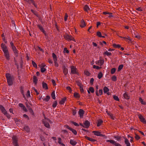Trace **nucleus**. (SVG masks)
Wrapping results in <instances>:
<instances>
[{
	"instance_id": "f257e3e1",
	"label": "nucleus",
	"mask_w": 146,
	"mask_h": 146,
	"mask_svg": "<svg viewBox=\"0 0 146 146\" xmlns=\"http://www.w3.org/2000/svg\"><path fill=\"white\" fill-rule=\"evenodd\" d=\"M1 46L6 59L7 60H9L10 56L7 47L5 44L3 43H2L1 44Z\"/></svg>"
},
{
	"instance_id": "f03ea898",
	"label": "nucleus",
	"mask_w": 146,
	"mask_h": 146,
	"mask_svg": "<svg viewBox=\"0 0 146 146\" xmlns=\"http://www.w3.org/2000/svg\"><path fill=\"white\" fill-rule=\"evenodd\" d=\"M7 82L9 86L12 85L13 84V82L14 80V76L9 73H7L5 74Z\"/></svg>"
},
{
	"instance_id": "7ed1b4c3",
	"label": "nucleus",
	"mask_w": 146,
	"mask_h": 146,
	"mask_svg": "<svg viewBox=\"0 0 146 146\" xmlns=\"http://www.w3.org/2000/svg\"><path fill=\"white\" fill-rule=\"evenodd\" d=\"M13 140V144L14 146H19L18 143V139L16 137L14 136L12 137Z\"/></svg>"
},
{
	"instance_id": "20e7f679",
	"label": "nucleus",
	"mask_w": 146,
	"mask_h": 146,
	"mask_svg": "<svg viewBox=\"0 0 146 146\" xmlns=\"http://www.w3.org/2000/svg\"><path fill=\"white\" fill-rule=\"evenodd\" d=\"M50 122V120L49 119H47L45 121H43L42 122L45 127L47 128H50V126L49 123V122Z\"/></svg>"
},
{
	"instance_id": "39448f33",
	"label": "nucleus",
	"mask_w": 146,
	"mask_h": 146,
	"mask_svg": "<svg viewBox=\"0 0 146 146\" xmlns=\"http://www.w3.org/2000/svg\"><path fill=\"white\" fill-rule=\"evenodd\" d=\"M107 142H109L111 143L114 145L115 146H121L119 143H117L115 141L113 140H107Z\"/></svg>"
},
{
	"instance_id": "423d86ee",
	"label": "nucleus",
	"mask_w": 146,
	"mask_h": 146,
	"mask_svg": "<svg viewBox=\"0 0 146 146\" xmlns=\"http://www.w3.org/2000/svg\"><path fill=\"white\" fill-rule=\"evenodd\" d=\"M71 73H72L74 74H77L76 68L75 67L72 66H71Z\"/></svg>"
},
{
	"instance_id": "0eeeda50",
	"label": "nucleus",
	"mask_w": 146,
	"mask_h": 146,
	"mask_svg": "<svg viewBox=\"0 0 146 146\" xmlns=\"http://www.w3.org/2000/svg\"><path fill=\"white\" fill-rule=\"evenodd\" d=\"M139 117L141 122L144 123H146V120L141 115H139Z\"/></svg>"
},
{
	"instance_id": "6e6552de",
	"label": "nucleus",
	"mask_w": 146,
	"mask_h": 146,
	"mask_svg": "<svg viewBox=\"0 0 146 146\" xmlns=\"http://www.w3.org/2000/svg\"><path fill=\"white\" fill-rule=\"evenodd\" d=\"M27 2L30 3H31L36 8H37V4L35 3V2L33 0H25Z\"/></svg>"
},
{
	"instance_id": "1a4fd4ad",
	"label": "nucleus",
	"mask_w": 146,
	"mask_h": 146,
	"mask_svg": "<svg viewBox=\"0 0 146 146\" xmlns=\"http://www.w3.org/2000/svg\"><path fill=\"white\" fill-rule=\"evenodd\" d=\"M39 66L40 68V71L42 72H44L46 70V69L44 68L45 65L44 64H39Z\"/></svg>"
},
{
	"instance_id": "9d476101",
	"label": "nucleus",
	"mask_w": 146,
	"mask_h": 146,
	"mask_svg": "<svg viewBox=\"0 0 146 146\" xmlns=\"http://www.w3.org/2000/svg\"><path fill=\"white\" fill-rule=\"evenodd\" d=\"M52 57L55 64H57V57L54 53L52 54Z\"/></svg>"
},
{
	"instance_id": "9b49d317",
	"label": "nucleus",
	"mask_w": 146,
	"mask_h": 146,
	"mask_svg": "<svg viewBox=\"0 0 146 146\" xmlns=\"http://www.w3.org/2000/svg\"><path fill=\"white\" fill-rule=\"evenodd\" d=\"M84 111L82 109H80L78 111V113L80 115V118H82L83 117V115L84 113Z\"/></svg>"
},
{
	"instance_id": "f8f14e48",
	"label": "nucleus",
	"mask_w": 146,
	"mask_h": 146,
	"mask_svg": "<svg viewBox=\"0 0 146 146\" xmlns=\"http://www.w3.org/2000/svg\"><path fill=\"white\" fill-rule=\"evenodd\" d=\"M84 124L85 126L84 127L88 128L90 125V123L88 120H86L84 122Z\"/></svg>"
},
{
	"instance_id": "ddd939ff",
	"label": "nucleus",
	"mask_w": 146,
	"mask_h": 146,
	"mask_svg": "<svg viewBox=\"0 0 146 146\" xmlns=\"http://www.w3.org/2000/svg\"><path fill=\"white\" fill-rule=\"evenodd\" d=\"M93 133H94L95 135L97 136L101 137H102L103 136V135L101 134L100 132L99 131H93Z\"/></svg>"
},
{
	"instance_id": "4468645a",
	"label": "nucleus",
	"mask_w": 146,
	"mask_h": 146,
	"mask_svg": "<svg viewBox=\"0 0 146 146\" xmlns=\"http://www.w3.org/2000/svg\"><path fill=\"white\" fill-rule=\"evenodd\" d=\"M38 27L39 28V29H40V30L44 34V35H45V36H46V32L45 31H44V29L43 28V27H42L40 25H38Z\"/></svg>"
},
{
	"instance_id": "2eb2a0df",
	"label": "nucleus",
	"mask_w": 146,
	"mask_h": 146,
	"mask_svg": "<svg viewBox=\"0 0 146 146\" xmlns=\"http://www.w3.org/2000/svg\"><path fill=\"white\" fill-rule=\"evenodd\" d=\"M0 109L1 110L2 113L3 114L5 113L7 111L5 109V108L2 106L0 105Z\"/></svg>"
},
{
	"instance_id": "dca6fc26",
	"label": "nucleus",
	"mask_w": 146,
	"mask_h": 146,
	"mask_svg": "<svg viewBox=\"0 0 146 146\" xmlns=\"http://www.w3.org/2000/svg\"><path fill=\"white\" fill-rule=\"evenodd\" d=\"M80 26L81 27H84L86 26L85 23L83 19H82L81 21Z\"/></svg>"
},
{
	"instance_id": "f3484780",
	"label": "nucleus",
	"mask_w": 146,
	"mask_h": 146,
	"mask_svg": "<svg viewBox=\"0 0 146 146\" xmlns=\"http://www.w3.org/2000/svg\"><path fill=\"white\" fill-rule=\"evenodd\" d=\"M77 142L73 139H71L70 141V143L72 145L74 146L76 144Z\"/></svg>"
},
{
	"instance_id": "a211bd4d",
	"label": "nucleus",
	"mask_w": 146,
	"mask_h": 146,
	"mask_svg": "<svg viewBox=\"0 0 146 146\" xmlns=\"http://www.w3.org/2000/svg\"><path fill=\"white\" fill-rule=\"evenodd\" d=\"M123 96L124 98L127 100H128L130 98V97L128 95V94L127 92L124 93L123 94Z\"/></svg>"
},
{
	"instance_id": "6ab92c4d",
	"label": "nucleus",
	"mask_w": 146,
	"mask_h": 146,
	"mask_svg": "<svg viewBox=\"0 0 146 146\" xmlns=\"http://www.w3.org/2000/svg\"><path fill=\"white\" fill-rule=\"evenodd\" d=\"M63 72L65 75H66L68 73V70L66 68V67L64 66L63 67Z\"/></svg>"
},
{
	"instance_id": "aec40b11",
	"label": "nucleus",
	"mask_w": 146,
	"mask_h": 146,
	"mask_svg": "<svg viewBox=\"0 0 146 146\" xmlns=\"http://www.w3.org/2000/svg\"><path fill=\"white\" fill-rule=\"evenodd\" d=\"M121 38H122L124 39L125 40H129L131 42H132V39H131L130 38V37L128 36L127 38H126L125 37H123L122 36H120Z\"/></svg>"
},
{
	"instance_id": "412c9836",
	"label": "nucleus",
	"mask_w": 146,
	"mask_h": 146,
	"mask_svg": "<svg viewBox=\"0 0 146 146\" xmlns=\"http://www.w3.org/2000/svg\"><path fill=\"white\" fill-rule=\"evenodd\" d=\"M125 143L127 146H131L130 143L127 139H125Z\"/></svg>"
},
{
	"instance_id": "4be33fe9",
	"label": "nucleus",
	"mask_w": 146,
	"mask_h": 146,
	"mask_svg": "<svg viewBox=\"0 0 146 146\" xmlns=\"http://www.w3.org/2000/svg\"><path fill=\"white\" fill-rule=\"evenodd\" d=\"M50 99V97L49 96H46L45 98H43L42 99L44 101H45L46 102H48L49 100Z\"/></svg>"
},
{
	"instance_id": "5701e85b",
	"label": "nucleus",
	"mask_w": 146,
	"mask_h": 146,
	"mask_svg": "<svg viewBox=\"0 0 146 146\" xmlns=\"http://www.w3.org/2000/svg\"><path fill=\"white\" fill-rule=\"evenodd\" d=\"M139 101L141 102V104L145 105L146 104V102L143 101L141 98H139Z\"/></svg>"
},
{
	"instance_id": "b1692460",
	"label": "nucleus",
	"mask_w": 146,
	"mask_h": 146,
	"mask_svg": "<svg viewBox=\"0 0 146 146\" xmlns=\"http://www.w3.org/2000/svg\"><path fill=\"white\" fill-rule=\"evenodd\" d=\"M51 96L53 99L55 100L56 98L55 95V91H53L51 94Z\"/></svg>"
},
{
	"instance_id": "393cba45",
	"label": "nucleus",
	"mask_w": 146,
	"mask_h": 146,
	"mask_svg": "<svg viewBox=\"0 0 146 146\" xmlns=\"http://www.w3.org/2000/svg\"><path fill=\"white\" fill-rule=\"evenodd\" d=\"M66 100V98H63L61 100L60 102V104L63 105Z\"/></svg>"
},
{
	"instance_id": "a878e982",
	"label": "nucleus",
	"mask_w": 146,
	"mask_h": 146,
	"mask_svg": "<svg viewBox=\"0 0 146 146\" xmlns=\"http://www.w3.org/2000/svg\"><path fill=\"white\" fill-rule=\"evenodd\" d=\"M42 87L44 88H45L46 89H48L47 84L44 82L42 83Z\"/></svg>"
},
{
	"instance_id": "bb28decb",
	"label": "nucleus",
	"mask_w": 146,
	"mask_h": 146,
	"mask_svg": "<svg viewBox=\"0 0 146 146\" xmlns=\"http://www.w3.org/2000/svg\"><path fill=\"white\" fill-rule=\"evenodd\" d=\"M104 54L106 55L107 56H110L111 55V53L106 51L104 52Z\"/></svg>"
},
{
	"instance_id": "cd10ccee",
	"label": "nucleus",
	"mask_w": 146,
	"mask_h": 146,
	"mask_svg": "<svg viewBox=\"0 0 146 146\" xmlns=\"http://www.w3.org/2000/svg\"><path fill=\"white\" fill-rule=\"evenodd\" d=\"M33 80L35 84H36L37 81V79L36 77L35 76H33Z\"/></svg>"
},
{
	"instance_id": "c85d7f7f",
	"label": "nucleus",
	"mask_w": 146,
	"mask_h": 146,
	"mask_svg": "<svg viewBox=\"0 0 146 146\" xmlns=\"http://www.w3.org/2000/svg\"><path fill=\"white\" fill-rule=\"evenodd\" d=\"M109 91V89L108 88L106 87H104V93H106Z\"/></svg>"
},
{
	"instance_id": "c756f323",
	"label": "nucleus",
	"mask_w": 146,
	"mask_h": 146,
	"mask_svg": "<svg viewBox=\"0 0 146 146\" xmlns=\"http://www.w3.org/2000/svg\"><path fill=\"white\" fill-rule=\"evenodd\" d=\"M15 55L16 56H18V50L17 49L14 51H13Z\"/></svg>"
},
{
	"instance_id": "7c9ffc66",
	"label": "nucleus",
	"mask_w": 146,
	"mask_h": 146,
	"mask_svg": "<svg viewBox=\"0 0 146 146\" xmlns=\"http://www.w3.org/2000/svg\"><path fill=\"white\" fill-rule=\"evenodd\" d=\"M103 122L102 120L100 119L98 121V123H97V126H100L101 124V123Z\"/></svg>"
},
{
	"instance_id": "2f4dec72",
	"label": "nucleus",
	"mask_w": 146,
	"mask_h": 146,
	"mask_svg": "<svg viewBox=\"0 0 146 146\" xmlns=\"http://www.w3.org/2000/svg\"><path fill=\"white\" fill-rule=\"evenodd\" d=\"M70 131H71L75 135H76L77 134V131L75 129L72 128L70 129Z\"/></svg>"
},
{
	"instance_id": "473e14b6",
	"label": "nucleus",
	"mask_w": 146,
	"mask_h": 146,
	"mask_svg": "<svg viewBox=\"0 0 146 146\" xmlns=\"http://www.w3.org/2000/svg\"><path fill=\"white\" fill-rule=\"evenodd\" d=\"M74 96L76 98H78L80 97V96H79L78 94L76 92L74 93Z\"/></svg>"
},
{
	"instance_id": "72a5a7b5",
	"label": "nucleus",
	"mask_w": 146,
	"mask_h": 146,
	"mask_svg": "<svg viewBox=\"0 0 146 146\" xmlns=\"http://www.w3.org/2000/svg\"><path fill=\"white\" fill-rule=\"evenodd\" d=\"M84 9L85 11H87L90 9V8L88 5H86L84 7Z\"/></svg>"
},
{
	"instance_id": "f704fd0d",
	"label": "nucleus",
	"mask_w": 146,
	"mask_h": 146,
	"mask_svg": "<svg viewBox=\"0 0 146 146\" xmlns=\"http://www.w3.org/2000/svg\"><path fill=\"white\" fill-rule=\"evenodd\" d=\"M123 64H120L118 67V71H120L123 68Z\"/></svg>"
},
{
	"instance_id": "c9c22d12",
	"label": "nucleus",
	"mask_w": 146,
	"mask_h": 146,
	"mask_svg": "<svg viewBox=\"0 0 146 146\" xmlns=\"http://www.w3.org/2000/svg\"><path fill=\"white\" fill-rule=\"evenodd\" d=\"M113 46L115 48H119L121 46L119 44H113Z\"/></svg>"
},
{
	"instance_id": "e433bc0d",
	"label": "nucleus",
	"mask_w": 146,
	"mask_h": 146,
	"mask_svg": "<svg viewBox=\"0 0 146 146\" xmlns=\"http://www.w3.org/2000/svg\"><path fill=\"white\" fill-rule=\"evenodd\" d=\"M4 114L7 117V118H10L11 116L10 115L7 113V111Z\"/></svg>"
},
{
	"instance_id": "4c0bfd02",
	"label": "nucleus",
	"mask_w": 146,
	"mask_h": 146,
	"mask_svg": "<svg viewBox=\"0 0 146 146\" xmlns=\"http://www.w3.org/2000/svg\"><path fill=\"white\" fill-rule=\"evenodd\" d=\"M84 73L85 75L88 76H89L90 74V73H89V72L87 70L84 71Z\"/></svg>"
},
{
	"instance_id": "58836bf2",
	"label": "nucleus",
	"mask_w": 146,
	"mask_h": 146,
	"mask_svg": "<svg viewBox=\"0 0 146 146\" xmlns=\"http://www.w3.org/2000/svg\"><path fill=\"white\" fill-rule=\"evenodd\" d=\"M103 75L102 72L99 73L98 75V78L99 79H100L102 76Z\"/></svg>"
},
{
	"instance_id": "ea45409f",
	"label": "nucleus",
	"mask_w": 146,
	"mask_h": 146,
	"mask_svg": "<svg viewBox=\"0 0 146 146\" xmlns=\"http://www.w3.org/2000/svg\"><path fill=\"white\" fill-rule=\"evenodd\" d=\"M57 102L56 101H55L53 103L52 105V107L54 108H55L57 106Z\"/></svg>"
},
{
	"instance_id": "a19ab883",
	"label": "nucleus",
	"mask_w": 146,
	"mask_h": 146,
	"mask_svg": "<svg viewBox=\"0 0 146 146\" xmlns=\"http://www.w3.org/2000/svg\"><path fill=\"white\" fill-rule=\"evenodd\" d=\"M116 69L115 68H112L111 70V73L112 74H113L115 72Z\"/></svg>"
},
{
	"instance_id": "79ce46f5",
	"label": "nucleus",
	"mask_w": 146,
	"mask_h": 146,
	"mask_svg": "<svg viewBox=\"0 0 146 146\" xmlns=\"http://www.w3.org/2000/svg\"><path fill=\"white\" fill-rule=\"evenodd\" d=\"M111 79L112 81H115L117 80V78L116 76H113L111 78Z\"/></svg>"
},
{
	"instance_id": "37998d69",
	"label": "nucleus",
	"mask_w": 146,
	"mask_h": 146,
	"mask_svg": "<svg viewBox=\"0 0 146 146\" xmlns=\"http://www.w3.org/2000/svg\"><path fill=\"white\" fill-rule=\"evenodd\" d=\"M72 36L69 35H68L66 36V38L68 40H71L72 39Z\"/></svg>"
},
{
	"instance_id": "c03bdc74",
	"label": "nucleus",
	"mask_w": 146,
	"mask_h": 146,
	"mask_svg": "<svg viewBox=\"0 0 146 146\" xmlns=\"http://www.w3.org/2000/svg\"><path fill=\"white\" fill-rule=\"evenodd\" d=\"M113 98L115 100L117 101H119V99L118 97L116 96H114Z\"/></svg>"
},
{
	"instance_id": "a18cd8bd",
	"label": "nucleus",
	"mask_w": 146,
	"mask_h": 146,
	"mask_svg": "<svg viewBox=\"0 0 146 146\" xmlns=\"http://www.w3.org/2000/svg\"><path fill=\"white\" fill-rule=\"evenodd\" d=\"M89 90L91 93H93L94 92V89L92 87H90L89 88Z\"/></svg>"
},
{
	"instance_id": "49530a36",
	"label": "nucleus",
	"mask_w": 146,
	"mask_h": 146,
	"mask_svg": "<svg viewBox=\"0 0 146 146\" xmlns=\"http://www.w3.org/2000/svg\"><path fill=\"white\" fill-rule=\"evenodd\" d=\"M97 35L98 36L100 37L102 36L101 35V33L99 31H98L97 33Z\"/></svg>"
},
{
	"instance_id": "de8ad7c7",
	"label": "nucleus",
	"mask_w": 146,
	"mask_h": 146,
	"mask_svg": "<svg viewBox=\"0 0 146 146\" xmlns=\"http://www.w3.org/2000/svg\"><path fill=\"white\" fill-rule=\"evenodd\" d=\"M72 114L74 115H75L76 114V110L73 109L72 110Z\"/></svg>"
},
{
	"instance_id": "09e8293b",
	"label": "nucleus",
	"mask_w": 146,
	"mask_h": 146,
	"mask_svg": "<svg viewBox=\"0 0 146 146\" xmlns=\"http://www.w3.org/2000/svg\"><path fill=\"white\" fill-rule=\"evenodd\" d=\"M64 53L66 52L67 53H68L69 52L68 50H67V49L66 48H64Z\"/></svg>"
},
{
	"instance_id": "8fccbe9b",
	"label": "nucleus",
	"mask_w": 146,
	"mask_h": 146,
	"mask_svg": "<svg viewBox=\"0 0 146 146\" xmlns=\"http://www.w3.org/2000/svg\"><path fill=\"white\" fill-rule=\"evenodd\" d=\"M94 80L93 78H91L90 81V83L91 85H92L93 84V82L94 81Z\"/></svg>"
},
{
	"instance_id": "3c124183",
	"label": "nucleus",
	"mask_w": 146,
	"mask_h": 146,
	"mask_svg": "<svg viewBox=\"0 0 146 146\" xmlns=\"http://www.w3.org/2000/svg\"><path fill=\"white\" fill-rule=\"evenodd\" d=\"M93 67L94 68H96L97 69H99L100 68L99 66H96L95 65H93Z\"/></svg>"
},
{
	"instance_id": "603ef678",
	"label": "nucleus",
	"mask_w": 146,
	"mask_h": 146,
	"mask_svg": "<svg viewBox=\"0 0 146 146\" xmlns=\"http://www.w3.org/2000/svg\"><path fill=\"white\" fill-rule=\"evenodd\" d=\"M25 129L26 131H27V132H28L29 131V127L27 126H25Z\"/></svg>"
},
{
	"instance_id": "864d4df0",
	"label": "nucleus",
	"mask_w": 146,
	"mask_h": 146,
	"mask_svg": "<svg viewBox=\"0 0 146 146\" xmlns=\"http://www.w3.org/2000/svg\"><path fill=\"white\" fill-rule=\"evenodd\" d=\"M22 109L25 111V112L27 111V109L26 108H25V106H24L22 108Z\"/></svg>"
},
{
	"instance_id": "5fc2aeb1",
	"label": "nucleus",
	"mask_w": 146,
	"mask_h": 146,
	"mask_svg": "<svg viewBox=\"0 0 146 146\" xmlns=\"http://www.w3.org/2000/svg\"><path fill=\"white\" fill-rule=\"evenodd\" d=\"M68 15L66 14L64 18V20L65 21H67V18L68 17Z\"/></svg>"
},
{
	"instance_id": "6e6d98bb",
	"label": "nucleus",
	"mask_w": 146,
	"mask_h": 146,
	"mask_svg": "<svg viewBox=\"0 0 146 146\" xmlns=\"http://www.w3.org/2000/svg\"><path fill=\"white\" fill-rule=\"evenodd\" d=\"M66 89H67V90H69L70 92H71L72 91H71V88L70 87H69V86L67 87L66 88Z\"/></svg>"
},
{
	"instance_id": "4d7b16f0",
	"label": "nucleus",
	"mask_w": 146,
	"mask_h": 146,
	"mask_svg": "<svg viewBox=\"0 0 146 146\" xmlns=\"http://www.w3.org/2000/svg\"><path fill=\"white\" fill-rule=\"evenodd\" d=\"M82 86H80V89L81 92H84V89Z\"/></svg>"
},
{
	"instance_id": "13d9d810",
	"label": "nucleus",
	"mask_w": 146,
	"mask_h": 146,
	"mask_svg": "<svg viewBox=\"0 0 146 146\" xmlns=\"http://www.w3.org/2000/svg\"><path fill=\"white\" fill-rule=\"evenodd\" d=\"M135 138L136 139L138 140L140 138V137L138 135H136L135 136Z\"/></svg>"
},
{
	"instance_id": "bf43d9fd",
	"label": "nucleus",
	"mask_w": 146,
	"mask_h": 146,
	"mask_svg": "<svg viewBox=\"0 0 146 146\" xmlns=\"http://www.w3.org/2000/svg\"><path fill=\"white\" fill-rule=\"evenodd\" d=\"M64 127L68 129H69V130H70V129H71V127H69V126H68V125H65Z\"/></svg>"
},
{
	"instance_id": "052dcab7",
	"label": "nucleus",
	"mask_w": 146,
	"mask_h": 146,
	"mask_svg": "<svg viewBox=\"0 0 146 146\" xmlns=\"http://www.w3.org/2000/svg\"><path fill=\"white\" fill-rule=\"evenodd\" d=\"M27 97H30V92L29 91H27Z\"/></svg>"
},
{
	"instance_id": "680f3d73",
	"label": "nucleus",
	"mask_w": 146,
	"mask_h": 146,
	"mask_svg": "<svg viewBox=\"0 0 146 146\" xmlns=\"http://www.w3.org/2000/svg\"><path fill=\"white\" fill-rule=\"evenodd\" d=\"M11 48L12 49L13 51L17 49L16 47L14 46H12L11 47Z\"/></svg>"
},
{
	"instance_id": "e2e57ef3",
	"label": "nucleus",
	"mask_w": 146,
	"mask_h": 146,
	"mask_svg": "<svg viewBox=\"0 0 146 146\" xmlns=\"http://www.w3.org/2000/svg\"><path fill=\"white\" fill-rule=\"evenodd\" d=\"M72 123L74 125L76 126H78L79 125L76 122H72Z\"/></svg>"
},
{
	"instance_id": "0e129e2a",
	"label": "nucleus",
	"mask_w": 146,
	"mask_h": 146,
	"mask_svg": "<svg viewBox=\"0 0 146 146\" xmlns=\"http://www.w3.org/2000/svg\"><path fill=\"white\" fill-rule=\"evenodd\" d=\"M19 106L21 108H22L24 106L21 103H19Z\"/></svg>"
},
{
	"instance_id": "69168bd1",
	"label": "nucleus",
	"mask_w": 146,
	"mask_h": 146,
	"mask_svg": "<svg viewBox=\"0 0 146 146\" xmlns=\"http://www.w3.org/2000/svg\"><path fill=\"white\" fill-rule=\"evenodd\" d=\"M99 93L100 95L102 94L103 93V91L102 89H100L99 90Z\"/></svg>"
},
{
	"instance_id": "338daca9",
	"label": "nucleus",
	"mask_w": 146,
	"mask_h": 146,
	"mask_svg": "<svg viewBox=\"0 0 146 146\" xmlns=\"http://www.w3.org/2000/svg\"><path fill=\"white\" fill-rule=\"evenodd\" d=\"M33 89L35 90V91L36 92L37 95H38L39 94V93L37 91L35 88H33Z\"/></svg>"
},
{
	"instance_id": "774afa93",
	"label": "nucleus",
	"mask_w": 146,
	"mask_h": 146,
	"mask_svg": "<svg viewBox=\"0 0 146 146\" xmlns=\"http://www.w3.org/2000/svg\"><path fill=\"white\" fill-rule=\"evenodd\" d=\"M115 138L117 139V140L118 141L119 140V139H120V137L118 136H115Z\"/></svg>"
}]
</instances>
